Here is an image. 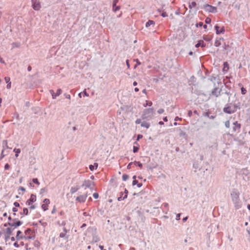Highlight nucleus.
<instances>
[{
	"mask_svg": "<svg viewBox=\"0 0 250 250\" xmlns=\"http://www.w3.org/2000/svg\"><path fill=\"white\" fill-rule=\"evenodd\" d=\"M239 192H238L236 189H233L230 193L232 201L236 209H238L241 207L239 198Z\"/></svg>",
	"mask_w": 250,
	"mask_h": 250,
	"instance_id": "obj_1",
	"label": "nucleus"
},
{
	"mask_svg": "<svg viewBox=\"0 0 250 250\" xmlns=\"http://www.w3.org/2000/svg\"><path fill=\"white\" fill-rule=\"evenodd\" d=\"M154 113V109L153 108H149L145 109L142 116L143 119H146L148 118H151Z\"/></svg>",
	"mask_w": 250,
	"mask_h": 250,
	"instance_id": "obj_2",
	"label": "nucleus"
},
{
	"mask_svg": "<svg viewBox=\"0 0 250 250\" xmlns=\"http://www.w3.org/2000/svg\"><path fill=\"white\" fill-rule=\"evenodd\" d=\"M237 107V106L235 104H234L233 107H231L230 105L228 104L227 106L223 108V110L226 113L232 114L236 111Z\"/></svg>",
	"mask_w": 250,
	"mask_h": 250,
	"instance_id": "obj_3",
	"label": "nucleus"
},
{
	"mask_svg": "<svg viewBox=\"0 0 250 250\" xmlns=\"http://www.w3.org/2000/svg\"><path fill=\"white\" fill-rule=\"evenodd\" d=\"M203 8L205 11L208 12L215 13L217 12V8L216 7L213 6L208 4L204 5Z\"/></svg>",
	"mask_w": 250,
	"mask_h": 250,
	"instance_id": "obj_4",
	"label": "nucleus"
},
{
	"mask_svg": "<svg viewBox=\"0 0 250 250\" xmlns=\"http://www.w3.org/2000/svg\"><path fill=\"white\" fill-rule=\"evenodd\" d=\"M94 185V183L93 182L89 180H84L83 182V185H82V187H85V188H89L91 190L94 189L93 186Z\"/></svg>",
	"mask_w": 250,
	"mask_h": 250,
	"instance_id": "obj_5",
	"label": "nucleus"
},
{
	"mask_svg": "<svg viewBox=\"0 0 250 250\" xmlns=\"http://www.w3.org/2000/svg\"><path fill=\"white\" fill-rule=\"evenodd\" d=\"M22 224V222L20 221H18L16 222H8L7 223H5L4 224V227H7L8 225L10 226L11 227H14L16 228L20 226H21Z\"/></svg>",
	"mask_w": 250,
	"mask_h": 250,
	"instance_id": "obj_6",
	"label": "nucleus"
},
{
	"mask_svg": "<svg viewBox=\"0 0 250 250\" xmlns=\"http://www.w3.org/2000/svg\"><path fill=\"white\" fill-rule=\"evenodd\" d=\"M221 91V89H220L218 87H215L212 90L210 96H214L215 97H218L220 95Z\"/></svg>",
	"mask_w": 250,
	"mask_h": 250,
	"instance_id": "obj_7",
	"label": "nucleus"
},
{
	"mask_svg": "<svg viewBox=\"0 0 250 250\" xmlns=\"http://www.w3.org/2000/svg\"><path fill=\"white\" fill-rule=\"evenodd\" d=\"M32 7L35 10H39L41 8L40 2L37 0H32Z\"/></svg>",
	"mask_w": 250,
	"mask_h": 250,
	"instance_id": "obj_8",
	"label": "nucleus"
},
{
	"mask_svg": "<svg viewBox=\"0 0 250 250\" xmlns=\"http://www.w3.org/2000/svg\"><path fill=\"white\" fill-rule=\"evenodd\" d=\"M233 127H232V131L233 132H235L236 131H239L241 128V125L240 124L238 123L237 121H235L233 123Z\"/></svg>",
	"mask_w": 250,
	"mask_h": 250,
	"instance_id": "obj_9",
	"label": "nucleus"
},
{
	"mask_svg": "<svg viewBox=\"0 0 250 250\" xmlns=\"http://www.w3.org/2000/svg\"><path fill=\"white\" fill-rule=\"evenodd\" d=\"M87 197V193L84 195H81L77 197L76 200L81 203H84Z\"/></svg>",
	"mask_w": 250,
	"mask_h": 250,
	"instance_id": "obj_10",
	"label": "nucleus"
},
{
	"mask_svg": "<svg viewBox=\"0 0 250 250\" xmlns=\"http://www.w3.org/2000/svg\"><path fill=\"white\" fill-rule=\"evenodd\" d=\"M36 200V196L34 194H31L30 196V198L26 202V205L30 206L32 204V203L35 202Z\"/></svg>",
	"mask_w": 250,
	"mask_h": 250,
	"instance_id": "obj_11",
	"label": "nucleus"
},
{
	"mask_svg": "<svg viewBox=\"0 0 250 250\" xmlns=\"http://www.w3.org/2000/svg\"><path fill=\"white\" fill-rule=\"evenodd\" d=\"M12 229L11 228H7L4 231V235L6 240L9 238L12 234Z\"/></svg>",
	"mask_w": 250,
	"mask_h": 250,
	"instance_id": "obj_12",
	"label": "nucleus"
},
{
	"mask_svg": "<svg viewBox=\"0 0 250 250\" xmlns=\"http://www.w3.org/2000/svg\"><path fill=\"white\" fill-rule=\"evenodd\" d=\"M50 203V201L48 199H45L43 200V204L42 206V208L44 211L48 209V205Z\"/></svg>",
	"mask_w": 250,
	"mask_h": 250,
	"instance_id": "obj_13",
	"label": "nucleus"
},
{
	"mask_svg": "<svg viewBox=\"0 0 250 250\" xmlns=\"http://www.w3.org/2000/svg\"><path fill=\"white\" fill-rule=\"evenodd\" d=\"M118 2V0H114L113 1L112 10L114 12L120 9V6L116 5Z\"/></svg>",
	"mask_w": 250,
	"mask_h": 250,
	"instance_id": "obj_14",
	"label": "nucleus"
},
{
	"mask_svg": "<svg viewBox=\"0 0 250 250\" xmlns=\"http://www.w3.org/2000/svg\"><path fill=\"white\" fill-rule=\"evenodd\" d=\"M215 29L216 30V33L217 34H220L221 33H224L225 30L224 27H222L221 29H219V27L217 25L215 26Z\"/></svg>",
	"mask_w": 250,
	"mask_h": 250,
	"instance_id": "obj_15",
	"label": "nucleus"
},
{
	"mask_svg": "<svg viewBox=\"0 0 250 250\" xmlns=\"http://www.w3.org/2000/svg\"><path fill=\"white\" fill-rule=\"evenodd\" d=\"M32 232V230L30 229H27L24 233H25V236L24 237L26 239H30L31 237L30 236V233Z\"/></svg>",
	"mask_w": 250,
	"mask_h": 250,
	"instance_id": "obj_16",
	"label": "nucleus"
},
{
	"mask_svg": "<svg viewBox=\"0 0 250 250\" xmlns=\"http://www.w3.org/2000/svg\"><path fill=\"white\" fill-rule=\"evenodd\" d=\"M5 82L7 83L6 87L8 89H10L11 87V83L10 82V78L9 77H5L4 78Z\"/></svg>",
	"mask_w": 250,
	"mask_h": 250,
	"instance_id": "obj_17",
	"label": "nucleus"
},
{
	"mask_svg": "<svg viewBox=\"0 0 250 250\" xmlns=\"http://www.w3.org/2000/svg\"><path fill=\"white\" fill-rule=\"evenodd\" d=\"M204 47L206 46V44L204 43L203 40H200L198 41V42L195 45V47L198 48L199 47Z\"/></svg>",
	"mask_w": 250,
	"mask_h": 250,
	"instance_id": "obj_18",
	"label": "nucleus"
},
{
	"mask_svg": "<svg viewBox=\"0 0 250 250\" xmlns=\"http://www.w3.org/2000/svg\"><path fill=\"white\" fill-rule=\"evenodd\" d=\"M209 112H205L204 114H203V115L205 117H207L208 118H209L210 119H214L215 118V116H214V115H211V116H209Z\"/></svg>",
	"mask_w": 250,
	"mask_h": 250,
	"instance_id": "obj_19",
	"label": "nucleus"
},
{
	"mask_svg": "<svg viewBox=\"0 0 250 250\" xmlns=\"http://www.w3.org/2000/svg\"><path fill=\"white\" fill-rule=\"evenodd\" d=\"M79 189V187L78 186H76L75 187H72L70 189V192L71 194H73L77 191Z\"/></svg>",
	"mask_w": 250,
	"mask_h": 250,
	"instance_id": "obj_20",
	"label": "nucleus"
},
{
	"mask_svg": "<svg viewBox=\"0 0 250 250\" xmlns=\"http://www.w3.org/2000/svg\"><path fill=\"white\" fill-rule=\"evenodd\" d=\"M121 194V195L120 197H119L118 198V200L119 201H122V200H124L126 198H127V194H125L124 196H123L124 193H122V192L120 193Z\"/></svg>",
	"mask_w": 250,
	"mask_h": 250,
	"instance_id": "obj_21",
	"label": "nucleus"
},
{
	"mask_svg": "<svg viewBox=\"0 0 250 250\" xmlns=\"http://www.w3.org/2000/svg\"><path fill=\"white\" fill-rule=\"evenodd\" d=\"M141 125V126L146 127V128H148L150 126L149 123L146 122H144L142 123Z\"/></svg>",
	"mask_w": 250,
	"mask_h": 250,
	"instance_id": "obj_22",
	"label": "nucleus"
},
{
	"mask_svg": "<svg viewBox=\"0 0 250 250\" xmlns=\"http://www.w3.org/2000/svg\"><path fill=\"white\" fill-rule=\"evenodd\" d=\"M63 231H64L63 232H61L60 234V237L63 238V237H65V236L66 235V233L67 232L65 228H63Z\"/></svg>",
	"mask_w": 250,
	"mask_h": 250,
	"instance_id": "obj_23",
	"label": "nucleus"
},
{
	"mask_svg": "<svg viewBox=\"0 0 250 250\" xmlns=\"http://www.w3.org/2000/svg\"><path fill=\"white\" fill-rule=\"evenodd\" d=\"M22 234V232L21 230H18L17 232V239H20L23 238V236L21 235Z\"/></svg>",
	"mask_w": 250,
	"mask_h": 250,
	"instance_id": "obj_24",
	"label": "nucleus"
},
{
	"mask_svg": "<svg viewBox=\"0 0 250 250\" xmlns=\"http://www.w3.org/2000/svg\"><path fill=\"white\" fill-rule=\"evenodd\" d=\"M221 40H223V39L220 38L219 39H216L214 42V45L216 47L220 46L221 45Z\"/></svg>",
	"mask_w": 250,
	"mask_h": 250,
	"instance_id": "obj_25",
	"label": "nucleus"
},
{
	"mask_svg": "<svg viewBox=\"0 0 250 250\" xmlns=\"http://www.w3.org/2000/svg\"><path fill=\"white\" fill-rule=\"evenodd\" d=\"M239 86L241 87V93L243 94V95H244L247 92V90L246 89L242 86V84L241 83H239Z\"/></svg>",
	"mask_w": 250,
	"mask_h": 250,
	"instance_id": "obj_26",
	"label": "nucleus"
},
{
	"mask_svg": "<svg viewBox=\"0 0 250 250\" xmlns=\"http://www.w3.org/2000/svg\"><path fill=\"white\" fill-rule=\"evenodd\" d=\"M14 152H15V156L16 158H17L19 156V154L21 152V149L20 148H14Z\"/></svg>",
	"mask_w": 250,
	"mask_h": 250,
	"instance_id": "obj_27",
	"label": "nucleus"
},
{
	"mask_svg": "<svg viewBox=\"0 0 250 250\" xmlns=\"http://www.w3.org/2000/svg\"><path fill=\"white\" fill-rule=\"evenodd\" d=\"M155 22L152 20H149L146 24V27H149L151 25L154 24Z\"/></svg>",
	"mask_w": 250,
	"mask_h": 250,
	"instance_id": "obj_28",
	"label": "nucleus"
},
{
	"mask_svg": "<svg viewBox=\"0 0 250 250\" xmlns=\"http://www.w3.org/2000/svg\"><path fill=\"white\" fill-rule=\"evenodd\" d=\"M197 4L195 2V1H193L191 3H189V5H188V6H189V9H192V7H194L196 6Z\"/></svg>",
	"mask_w": 250,
	"mask_h": 250,
	"instance_id": "obj_29",
	"label": "nucleus"
},
{
	"mask_svg": "<svg viewBox=\"0 0 250 250\" xmlns=\"http://www.w3.org/2000/svg\"><path fill=\"white\" fill-rule=\"evenodd\" d=\"M62 93V90L61 89H58L57 91V92L55 93V99L57 96H59L60 95H61Z\"/></svg>",
	"mask_w": 250,
	"mask_h": 250,
	"instance_id": "obj_30",
	"label": "nucleus"
},
{
	"mask_svg": "<svg viewBox=\"0 0 250 250\" xmlns=\"http://www.w3.org/2000/svg\"><path fill=\"white\" fill-rule=\"evenodd\" d=\"M95 167H96V168L98 167V164L97 163H95L94 165H90L89 166V169L91 170H93L95 169Z\"/></svg>",
	"mask_w": 250,
	"mask_h": 250,
	"instance_id": "obj_31",
	"label": "nucleus"
},
{
	"mask_svg": "<svg viewBox=\"0 0 250 250\" xmlns=\"http://www.w3.org/2000/svg\"><path fill=\"white\" fill-rule=\"evenodd\" d=\"M21 214H24L25 215H27L28 214V210L27 208H24L23 209V212H21Z\"/></svg>",
	"mask_w": 250,
	"mask_h": 250,
	"instance_id": "obj_32",
	"label": "nucleus"
},
{
	"mask_svg": "<svg viewBox=\"0 0 250 250\" xmlns=\"http://www.w3.org/2000/svg\"><path fill=\"white\" fill-rule=\"evenodd\" d=\"M128 178H129L128 175L127 174H123V175L122 176L123 180V181H126L128 179Z\"/></svg>",
	"mask_w": 250,
	"mask_h": 250,
	"instance_id": "obj_33",
	"label": "nucleus"
},
{
	"mask_svg": "<svg viewBox=\"0 0 250 250\" xmlns=\"http://www.w3.org/2000/svg\"><path fill=\"white\" fill-rule=\"evenodd\" d=\"M136 178V176L135 175L133 177V179H134V180L133 181L132 185L133 186L138 184V181L135 180Z\"/></svg>",
	"mask_w": 250,
	"mask_h": 250,
	"instance_id": "obj_34",
	"label": "nucleus"
},
{
	"mask_svg": "<svg viewBox=\"0 0 250 250\" xmlns=\"http://www.w3.org/2000/svg\"><path fill=\"white\" fill-rule=\"evenodd\" d=\"M152 104V103L151 102H148V101H146V104H144V106L145 107H146L147 105H148V106H151Z\"/></svg>",
	"mask_w": 250,
	"mask_h": 250,
	"instance_id": "obj_35",
	"label": "nucleus"
},
{
	"mask_svg": "<svg viewBox=\"0 0 250 250\" xmlns=\"http://www.w3.org/2000/svg\"><path fill=\"white\" fill-rule=\"evenodd\" d=\"M134 163L135 165H137L138 167H139L141 168H142L143 167L142 164L140 162L135 161L134 162Z\"/></svg>",
	"mask_w": 250,
	"mask_h": 250,
	"instance_id": "obj_36",
	"label": "nucleus"
},
{
	"mask_svg": "<svg viewBox=\"0 0 250 250\" xmlns=\"http://www.w3.org/2000/svg\"><path fill=\"white\" fill-rule=\"evenodd\" d=\"M19 190H21L22 191V192L21 193V194H23L24 192L25 191V189L22 187H20L19 188ZM19 194H21V193L20 192H19Z\"/></svg>",
	"mask_w": 250,
	"mask_h": 250,
	"instance_id": "obj_37",
	"label": "nucleus"
},
{
	"mask_svg": "<svg viewBox=\"0 0 250 250\" xmlns=\"http://www.w3.org/2000/svg\"><path fill=\"white\" fill-rule=\"evenodd\" d=\"M211 20L210 18H207L205 20V22L207 24H209L211 22Z\"/></svg>",
	"mask_w": 250,
	"mask_h": 250,
	"instance_id": "obj_38",
	"label": "nucleus"
},
{
	"mask_svg": "<svg viewBox=\"0 0 250 250\" xmlns=\"http://www.w3.org/2000/svg\"><path fill=\"white\" fill-rule=\"evenodd\" d=\"M49 92H50V94L52 95V98L53 99H55V93H54V91H53V90L51 89V90H49Z\"/></svg>",
	"mask_w": 250,
	"mask_h": 250,
	"instance_id": "obj_39",
	"label": "nucleus"
},
{
	"mask_svg": "<svg viewBox=\"0 0 250 250\" xmlns=\"http://www.w3.org/2000/svg\"><path fill=\"white\" fill-rule=\"evenodd\" d=\"M32 181L33 183L36 184L38 185H40V182H39L37 178H33Z\"/></svg>",
	"mask_w": 250,
	"mask_h": 250,
	"instance_id": "obj_40",
	"label": "nucleus"
},
{
	"mask_svg": "<svg viewBox=\"0 0 250 250\" xmlns=\"http://www.w3.org/2000/svg\"><path fill=\"white\" fill-rule=\"evenodd\" d=\"M225 126L227 127V128H229V126H230V123H229V121H227L225 123Z\"/></svg>",
	"mask_w": 250,
	"mask_h": 250,
	"instance_id": "obj_41",
	"label": "nucleus"
},
{
	"mask_svg": "<svg viewBox=\"0 0 250 250\" xmlns=\"http://www.w3.org/2000/svg\"><path fill=\"white\" fill-rule=\"evenodd\" d=\"M47 192V189L45 188H42L41 189L40 193L43 194L44 192Z\"/></svg>",
	"mask_w": 250,
	"mask_h": 250,
	"instance_id": "obj_42",
	"label": "nucleus"
},
{
	"mask_svg": "<svg viewBox=\"0 0 250 250\" xmlns=\"http://www.w3.org/2000/svg\"><path fill=\"white\" fill-rule=\"evenodd\" d=\"M138 150H139L138 147L135 146H133V152L136 153V152H138Z\"/></svg>",
	"mask_w": 250,
	"mask_h": 250,
	"instance_id": "obj_43",
	"label": "nucleus"
},
{
	"mask_svg": "<svg viewBox=\"0 0 250 250\" xmlns=\"http://www.w3.org/2000/svg\"><path fill=\"white\" fill-rule=\"evenodd\" d=\"M93 197L95 198V199H97L99 197V194L98 193H94L93 194Z\"/></svg>",
	"mask_w": 250,
	"mask_h": 250,
	"instance_id": "obj_44",
	"label": "nucleus"
},
{
	"mask_svg": "<svg viewBox=\"0 0 250 250\" xmlns=\"http://www.w3.org/2000/svg\"><path fill=\"white\" fill-rule=\"evenodd\" d=\"M64 96H65V97L66 98V99H70L71 98V96L69 94H67L66 93H65L64 94Z\"/></svg>",
	"mask_w": 250,
	"mask_h": 250,
	"instance_id": "obj_45",
	"label": "nucleus"
},
{
	"mask_svg": "<svg viewBox=\"0 0 250 250\" xmlns=\"http://www.w3.org/2000/svg\"><path fill=\"white\" fill-rule=\"evenodd\" d=\"M3 145L5 146V147L6 148H8V146H7V140H3Z\"/></svg>",
	"mask_w": 250,
	"mask_h": 250,
	"instance_id": "obj_46",
	"label": "nucleus"
},
{
	"mask_svg": "<svg viewBox=\"0 0 250 250\" xmlns=\"http://www.w3.org/2000/svg\"><path fill=\"white\" fill-rule=\"evenodd\" d=\"M10 168V166L8 164H6L4 166V169L6 170L9 169Z\"/></svg>",
	"mask_w": 250,
	"mask_h": 250,
	"instance_id": "obj_47",
	"label": "nucleus"
},
{
	"mask_svg": "<svg viewBox=\"0 0 250 250\" xmlns=\"http://www.w3.org/2000/svg\"><path fill=\"white\" fill-rule=\"evenodd\" d=\"M164 112V110L162 108H161V109H159L158 111H157V112L159 113V114H162L163 113V112Z\"/></svg>",
	"mask_w": 250,
	"mask_h": 250,
	"instance_id": "obj_48",
	"label": "nucleus"
},
{
	"mask_svg": "<svg viewBox=\"0 0 250 250\" xmlns=\"http://www.w3.org/2000/svg\"><path fill=\"white\" fill-rule=\"evenodd\" d=\"M203 25V23L202 22H200L196 24V27H201Z\"/></svg>",
	"mask_w": 250,
	"mask_h": 250,
	"instance_id": "obj_49",
	"label": "nucleus"
},
{
	"mask_svg": "<svg viewBox=\"0 0 250 250\" xmlns=\"http://www.w3.org/2000/svg\"><path fill=\"white\" fill-rule=\"evenodd\" d=\"M4 148L3 149V150H2L1 153V156H0L1 159H2L5 156V155L4 154Z\"/></svg>",
	"mask_w": 250,
	"mask_h": 250,
	"instance_id": "obj_50",
	"label": "nucleus"
},
{
	"mask_svg": "<svg viewBox=\"0 0 250 250\" xmlns=\"http://www.w3.org/2000/svg\"><path fill=\"white\" fill-rule=\"evenodd\" d=\"M161 16L163 17H166L167 16V13L166 12H164L162 13L161 14Z\"/></svg>",
	"mask_w": 250,
	"mask_h": 250,
	"instance_id": "obj_51",
	"label": "nucleus"
},
{
	"mask_svg": "<svg viewBox=\"0 0 250 250\" xmlns=\"http://www.w3.org/2000/svg\"><path fill=\"white\" fill-rule=\"evenodd\" d=\"M13 47H19V43H13Z\"/></svg>",
	"mask_w": 250,
	"mask_h": 250,
	"instance_id": "obj_52",
	"label": "nucleus"
},
{
	"mask_svg": "<svg viewBox=\"0 0 250 250\" xmlns=\"http://www.w3.org/2000/svg\"><path fill=\"white\" fill-rule=\"evenodd\" d=\"M141 123V119H137V120H136V121H135V123H136V124H140Z\"/></svg>",
	"mask_w": 250,
	"mask_h": 250,
	"instance_id": "obj_53",
	"label": "nucleus"
},
{
	"mask_svg": "<svg viewBox=\"0 0 250 250\" xmlns=\"http://www.w3.org/2000/svg\"><path fill=\"white\" fill-rule=\"evenodd\" d=\"M176 219L179 220L180 219V214L178 213L176 215Z\"/></svg>",
	"mask_w": 250,
	"mask_h": 250,
	"instance_id": "obj_54",
	"label": "nucleus"
},
{
	"mask_svg": "<svg viewBox=\"0 0 250 250\" xmlns=\"http://www.w3.org/2000/svg\"><path fill=\"white\" fill-rule=\"evenodd\" d=\"M186 135V133L184 132V131H181L180 133V136H185Z\"/></svg>",
	"mask_w": 250,
	"mask_h": 250,
	"instance_id": "obj_55",
	"label": "nucleus"
},
{
	"mask_svg": "<svg viewBox=\"0 0 250 250\" xmlns=\"http://www.w3.org/2000/svg\"><path fill=\"white\" fill-rule=\"evenodd\" d=\"M143 137V135L141 134H139L137 136V140H139L140 139H141Z\"/></svg>",
	"mask_w": 250,
	"mask_h": 250,
	"instance_id": "obj_56",
	"label": "nucleus"
},
{
	"mask_svg": "<svg viewBox=\"0 0 250 250\" xmlns=\"http://www.w3.org/2000/svg\"><path fill=\"white\" fill-rule=\"evenodd\" d=\"M14 206L16 207H20V204L19 203L17 202H15L14 203Z\"/></svg>",
	"mask_w": 250,
	"mask_h": 250,
	"instance_id": "obj_57",
	"label": "nucleus"
},
{
	"mask_svg": "<svg viewBox=\"0 0 250 250\" xmlns=\"http://www.w3.org/2000/svg\"><path fill=\"white\" fill-rule=\"evenodd\" d=\"M132 163H133L132 162H130V163H129V164H128V166H127V168L128 169H130V168H131V165L132 164Z\"/></svg>",
	"mask_w": 250,
	"mask_h": 250,
	"instance_id": "obj_58",
	"label": "nucleus"
},
{
	"mask_svg": "<svg viewBox=\"0 0 250 250\" xmlns=\"http://www.w3.org/2000/svg\"><path fill=\"white\" fill-rule=\"evenodd\" d=\"M83 95L84 96H89L88 94L86 92L85 89L83 91Z\"/></svg>",
	"mask_w": 250,
	"mask_h": 250,
	"instance_id": "obj_59",
	"label": "nucleus"
},
{
	"mask_svg": "<svg viewBox=\"0 0 250 250\" xmlns=\"http://www.w3.org/2000/svg\"><path fill=\"white\" fill-rule=\"evenodd\" d=\"M126 63L127 66V68H129L130 65H129V61L128 60H127L126 61Z\"/></svg>",
	"mask_w": 250,
	"mask_h": 250,
	"instance_id": "obj_60",
	"label": "nucleus"
},
{
	"mask_svg": "<svg viewBox=\"0 0 250 250\" xmlns=\"http://www.w3.org/2000/svg\"><path fill=\"white\" fill-rule=\"evenodd\" d=\"M135 61L137 63V64H136L137 65H140L141 64V62H139V61L138 59L135 60Z\"/></svg>",
	"mask_w": 250,
	"mask_h": 250,
	"instance_id": "obj_61",
	"label": "nucleus"
},
{
	"mask_svg": "<svg viewBox=\"0 0 250 250\" xmlns=\"http://www.w3.org/2000/svg\"><path fill=\"white\" fill-rule=\"evenodd\" d=\"M192 112L191 110H189L188 112V116L189 117H191L192 116Z\"/></svg>",
	"mask_w": 250,
	"mask_h": 250,
	"instance_id": "obj_62",
	"label": "nucleus"
},
{
	"mask_svg": "<svg viewBox=\"0 0 250 250\" xmlns=\"http://www.w3.org/2000/svg\"><path fill=\"white\" fill-rule=\"evenodd\" d=\"M12 210L14 212H16L18 211V209L15 207L12 208Z\"/></svg>",
	"mask_w": 250,
	"mask_h": 250,
	"instance_id": "obj_63",
	"label": "nucleus"
},
{
	"mask_svg": "<svg viewBox=\"0 0 250 250\" xmlns=\"http://www.w3.org/2000/svg\"><path fill=\"white\" fill-rule=\"evenodd\" d=\"M31 206L30 207V208L31 209H33L35 208V207L34 205H31Z\"/></svg>",
	"mask_w": 250,
	"mask_h": 250,
	"instance_id": "obj_64",
	"label": "nucleus"
}]
</instances>
